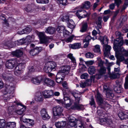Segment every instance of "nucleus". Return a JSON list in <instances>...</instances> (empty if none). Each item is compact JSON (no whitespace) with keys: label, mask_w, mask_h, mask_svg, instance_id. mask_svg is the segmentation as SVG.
Instances as JSON below:
<instances>
[{"label":"nucleus","mask_w":128,"mask_h":128,"mask_svg":"<svg viewBox=\"0 0 128 128\" xmlns=\"http://www.w3.org/2000/svg\"><path fill=\"white\" fill-rule=\"evenodd\" d=\"M69 46L70 48L73 49H78L81 48V44L79 42L75 43L72 44H70Z\"/></svg>","instance_id":"393cba45"},{"label":"nucleus","mask_w":128,"mask_h":128,"mask_svg":"<svg viewBox=\"0 0 128 128\" xmlns=\"http://www.w3.org/2000/svg\"><path fill=\"white\" fill-rule=\"evenodd\" d=\"M0 18L4 21V23L6 25L8 24V22L7 20H6V18L3 15H2L0 16Z\"/></svg>","instance_id":"4d7b16f0"},{"label":"nucleus","mask_w":128,"mask_h":128,"mask_svg":"<svg viewBox=\"0 0 128 128\" xmlns=\"http://www.w3.org/2000/svg\"><path fill=\"white\" fill-rule=\"evenodd\" d=\"M77 125L76 128H84L83 124L82 122L80 121H78L76 123Z\"/></svg>","instance_id":"79ce46f5"},{"label":"nucleus","mask_w":128,"mask_h":128,"mask_svg":"<svg viewBox=\"0 0 128 128\" xmlns=\"http://www.w3.org/2000/svg\"><path fill=\"white\" fill-rule=\"evenodd\" d=\"M79 100L78 102H75L74 103L73 105H72L71 107L72 109L80 110H83L84 109L83 105L79 104Z\"/></svg>","instance_id":"6e6552de"},{"label":"nucleus","mask_w":128,"mask_h":128,"mask_svg":"<svg viewBox=\"0 0 128 128\" xmlns=\"http://www.w3.org/2000/svg\"><path fill=\"white\" fill-rule=\"evenodd\" d=\"M62 85L63 88L65 89H68V84L66 82H64L62 84Z\"/></svg>","instance_id":"338daca9"},{"label":"nucleus","mask_w":128,"mask_h":128,"mask_svg":"<svg viewBox=\"0 0 128 128\" xmlns=\"http://www.w3.org/2000/svg\"><path fill=\"white\" fill-rule=\"evenodd\" d=\"M44 82L45 83L49 86H54L55 84L54 81L48 78H45L44 79Z\"/></svg>","instance_id":"5701e85b"},{"label":"nucleus","mask_w":128,"mask_h":128,"mask_svg":"<svg viewBox=\"0 0 128 128\" xmlns=\"http://www.w3.org/2000/svg\"><path fill=\"white\" fill-rule=\"evenodd\" d=\"M68 57L70 58L72 62L73 63H75L76 62V60L74 58L72 54L70 53L67 56Z\"/></svg>","instance_id":"09e8293b"},{"label":"nucleus","mask_w":128,"mask_h":128,"mask_svg":"<svg viewBox=\"0 0 128 128\" xmlns=\"http://www.w3.org/2000/svg\"><path fill=\"white\" fill-rule=\"evenodd\" d=\"M88 75L87 74L84 73L81 75L80 77L82 79H85L87 78L88 77Z\"/></svg>","instance_id":"0e129e2a"},{"label":"nucleus","mask_w":128,"mask_h":128,"mask_svg":"<svg viewBox=\"0 0 128 128\" xmlns=\"http://www.w3.org/2000/svg\"><path fill=\"white\" fill-rule=\"evenodd\" d=\"M39 37L40 42L42 43L46 44L48 42V40L45 35L44 33L39 32L38 34Z\"/></svg>","instance_id":"1a4fd4ad"},{"label":"nucleus","mask_w":128,"mask_h":128,"mask_svg":"<svg viewBox=\"0 0 128 128\" xmlns=\"http://www.w3.org/2000/svg\"><path fill=\"white\" fill-rule=\"evenodd\" d=\"M90 104L92 106H94L95 102L94 98L92 97L91 100L90 101Z\"/></svg>","instance_id":"69168bd1"},{"label":"nucleus","mask_w":128,"mask_h":128,"mask_svg":"<svg viewBox=\"0 0 128 128\" xmlns=\"http://www.w3.org/2000/svg\"><path fill=\"white\" fill-rule=\"evenodd\" d=\"M70 69V67L69 66H66L62 67L61 70L58 72V76L62 75V73H64L66 74H68Z\"/></svg>","instance_id":"0eeeda50"},{"label":"nucleus","mask_w":128,"mask_h":128,"mask_svg":"<svg viewBox=\"0 0 128 128\" xmlns=\"http://www.w3.org/2000/svg\"><path fill=\"white\" fill-rule=\"evenodd\" d=\"M17 62L15 59H10L6 63V67L9 69L13 68L17 64Z\"/></svg>","instance_id":"39448f33"},{"label":"nucleus","mask_w":128,"mask_h":128,"mask_svg":"<svg viewBox=\"0 0 128 128\" xmlns=\"http://www.w3.org/2000/svg\"><path fill=\"white\" fill-rule=\"evenodd\" d=\"M64 106L66 108L70 107L73 103V101L70 99L68 97L65 96H64Z\"/></svg>","instance_id":"9d476101"},{"label":"nucleus","mask_w":128,"mask_h":128,"mask_svg":"<svg viewBox=\"0 0 128 128\" xmlns=\"http://www.w3.org/2000/svg\"><path fill=\"white\" fill-rule=\"evenodd\" d=\"M104 91L106 92V97L107 98L112 99L114 97V95L113 90L109 88L108 86L106 84L104 86Z\"/></svg>","instance_id":"7ed1b4c3"},{"label":"nucleus","mask_w":128,"mask_h":128,"mask_svg":"<svg viewBox=\"0 0 128 128\" xmlns=\"http://www.w3.org/2000/svg\"><path fill=\"white\" fill-rule=\"evenodd\" d=\"M36 1L39 3H47L49 2L48 0H36Z\"/></svg>","instance_id":"13d9d810"},{"label":"nucleus","mask_w":128,"mask_h":128,"mask_svg":"<svg viewBox=\"0 0 128 128\" xmlns=\"http://www.w3.org/2000/svg\"><path fill=\"white\" fill-rule=\"evenodd\" d=\"M62 75H59L58 76V74L56 76V82L58 83H62V81L63 80V79L62 78H60V77H59L60 76Z\"/></svg>","instance_id":"a18cd8bd"},{"label":"nucleus","mask_w":128,"mask_h":128,"mask_svg":"<svg viewBox=\"0 0 128 128\" xmlns=\"http://www.w3.org/2000/svg\"><path fill=\"white\" fill-rule=\"evenodd\" d=\"M42 118L43 120H46L50 119V117L49 116L47 113L44 114V116H42Z\"/></svg>","instance_id":"680f3d73"},{"label":"nucleus","mask_w":128,"mask_h":128,"mask_svg":"<svg viewBox=\"0 0 128 128\" xmlns=\"http://www.w3.org/2000/svg\"><path fill=\"white\" fill-rule=\"evenodd\" d=\"M63 109L62 107L59 106L54 107L53 109V112L54 116V118H55L56 116L58 117L62 116V112Z\"/></svg>","instance_id":"20e7f679"},{"label":"nucleus","mask_w":128,"mask_h":128,"mask_svg":"<svg viewBox=\"0 0 128 128\" xmlns=\"http://www.w3.org/2000/svg\"><path fill=\"white\" fill-rule=\"evenodd\" d=\"M76 14L78 18L80 19L89 16L87 12L86 11L82 9L78 10L76 12Z\"/></svg>","instance_id":"423d86ee"},{"label":"nucleus","mask_w":128,"mask_h":128,"mask_svg":"<svg viewBox=\"0 0 128 128\" xmlns=\"http://www.w3.org/2000/svg\"><path fill=\"white\" fill-rule=\"evenodd\" d=\"M16 104L18 108L19 107V106H20L21 108L20 109L16 110V112L19 115H22L26 110V107L20 102L17 103Z\"/></svg>","instance_id":"9b49d317"},{"label":"nucleus","mask_w":128,"mask_h":128,"mask_svg":"<svg viewBox=\"0 0 128 128\" xmlns=\"http://www.w3.org/2000/svg\"><path fill=\"white\" fill-rule=\"evenodd\" d=\"M116 86L114 88V91L118 93H122L123 91L122 85L118 82H116Z\"/></svg>","instance_id":"f3484780"},{"label":"nucleus","mask_w":128,"mask_h":128,"mask_svg":"<svg viewBox=\"0 0 128 128\" xmlns=\"http://www.w3.org/2000/svg\"><path fill=\"white\" fill-rule=\"evenodd\" d=\"M2 77L6 81L11 82L14 81V79L11 74H4Z\"/></svg>","instance_id":"dca6fc26"},{"label":"nucleus","mask_w":128,"mask_h":128,"mask_svg":"<svg viewBox=\"0 0 128 128\" xmlns=\"http://www.w3.org/2000/svg\"><path fill=\"white\" fill-rule=\"evenodd\" d=\"M62 20L63 22H69V17L68 16H65L62 18Z\"/></svg>","instance_id":"864d4df0"},{"label":"nucleus","mask_w":128,"mask_h":128,"mask_svg":"<svg viewBox=\"0 0 128 128\" xmlns=\"http://www.w3.org/2000/svg\"><path fill=\"white\" fill-rule=\"evenodd\" d=\"M16 43H17L18 42V45H22L25 42L23 39H20L16 41Z\"/></svg>","instance_id":"052dcab7"},{"label":"nucleus","mask_w":128,"mask_h":128,"mask_svg":"<svg viewBox=\"0 0 128 128\" xmlns=\"http://www.w3.org/2000/svg\"><path fill=\"white\" fill-rule=\"evenodd\" d=\"M14 89V88L13 86L8 85L6 86L5 91L6 93H4V94L7 95L6 96H5L6 97H7L6 100H9L13 96V94Z\"/></svg>","instance_id":"f03ea898"},{"label":"nucleus","mask_w":128,"mask_h":128,"mask_svg":"<svg viewBox=\"0 0 128 128\" xmlns=\"http://www.w3.org/2000/svg\"><path fill=\"white\" fill-rule=\"evenodd\" d=\"M100 68L99 70V72L100 74H104L106 72V68L105 67H100Z\"/></svg>","instance_id":"de8ad7c7"},{"label":"nucleus","mask_w":128,"mask_h":128,"mask_svg":"<svg viewBox=\"0 0 128 128\" xmlns=\"http://www.w3.org/2000/svg\"><path fill=\"white\" fill-rule=\"evenodd\" d=\"M56 67V64L54 62H48L45 65L44 67V71L46 72H50L52 70L55 69Z\"/></svg>","instance_id":"f257e3e1"},{"label":"nucleus","mask_w":128,"mask_h":128,"mask_svg":"<svg viewBox=\"0 0 128 128\" xmlns=\"http://www.w3.org/2000/svg\"><path fill=\"white\" fill-rule=\"evenodd\" d=\"M98 38L100 40L102 44L104 45L108 44V40L106 36H100Z\"/></svg>","instance_id":"b1692460"},{"label":"nucleus","mask_w":128,"mask_h":128,"mask_svg":"<svg viewBox=\"0 0 128 128\" xmlns=\"http://www.w3.org/2000/svg\"><path fill=\"white\" fill-rule=\"evenodd\" d=\"M78 120L76 118L72 116L70 117L69 121L68 122V125L69 127H72L75 126L76 125V122H78Z\"/></svg>","instance_id":"f8f14e48"},{"label":"nucleus","mask_w":128,"mask_h":128,"mask_svg":"<svg viewBox=\"0 0 128 128\" xmlns=\"http://www.w3.org/2000/svg\"><path fill=\"white\" fill-rule=\"evenodd\" d=\"M91 39L92 38L90 36L88 35L86 36L85 39L83 40V41L84 42H89Z\"/></svg>","instance_id":"49530a36"},{"label":"nucleus","mask_w":128,"mask_h":128,"mask_svg":"<svg viewBox=\"0 0 128 128\" xmlns=\"http://www.w3.org/2000/svg\"><path fill=\"white\" fill-rule=\"evenodd\" d=\"M112 121L111 120L108 119L106 118V121L105 124L106 125L109 126L112 124Z\"/></svg>","instance_id":"774afa93"},{"label":"nucleus","mask_w":128,"mask_h":128,"mask_svg":"<svg viewBox=\"0 0 128 128\" xmlns=\"http://www.w3.org/2000/svg\"><path fill=\"white\" fill-rule=\"evenodd\" d=\"M96 68L93 66H90L88 68V72L90 74L92 75L94 74L96 72Z\"/></svg>","instance_id":"7c9ffc66"},{"label":"nucleus","mask_w":128,"mask_h":128,"mask_svg":"<svg viewBox=\"0 0 128 128\" xmlns=\"http://www.w3.org/2000/svg\"><path fill=\"white\" fill-rule=\"evenodd\" d=\"M74 37V36L72 35L68 38L65 40V41L67 42H71Z\"/></svg>","instance_id":"8fccbe9b"},{"label":"nucleus","mask_w":128,"mask_h":128,"mask_svg":"<svg viewBox=\"0 0 128 128\" xmlns=\"http://www.w3.org/2000/svg\"><path fill=\"white\" fill-rule=\"evenodd\" d=\"M121 3V0H114V3L112 4L109 6L110 8L112 10H113L115 7V4H116L117 7H118Z\"/></svg>","instance_id":"a878e982"},{"label":"nucleus","mask_w":128,"mask_h":128,"mask_svg":"<svg viewBox=\"0 0 128 128\" xmlns=\"http://www.w3.org/2000/svg\"><path fill=\"white\" fill-rule=\"evenodd\" d=\"M42 117L44 116V114L48 113L46 110L45 108L42 109L40 111Z\"/></svg>","instance_id":"6e6d98bb"},{"label":"nucleus","mask_w":128,"mask_h":128,"mask_svg":"<svg viewBox=\"0 0 128 128\" xmlns=\"http://www.w3.org/2000/svg\"><path fill=\"white\" fill-rule=\"evenodd\" d=\"M39 20V23H40V26H43L47 22L48 20L47 18H45L43 19H40Z\"/></svg>","instance_id":"a19ab883"},{"label":"nucleus","mask_w":128,"mask_h":128,"mask_svg":"<svg viewBox=\"0 0 128 128\" xmlns=\"http://www.w3.org/2000/svg\"><path fill=\"white\" fill-rule=\"evenodd\" d=\"M68 26L69 28L72 29L74 28L75 26L73 21L71 20H70L68 22Z\"/></svg>","instance_id":"f704fd0d"},{"label":"nucleus","mask_w":128,"mask_h":128,"mask_svg":"<svg viewBox=\"0 0 128 128\" xmlns=\"http://www.w3.org/2000/svg\"><path fill=\"white\" fill-rule=\"evenodd\" d=\"M87 23L86 22L84 23L82 25L80 30V32H83L86 31L88 27Z\"/></svg>","instance_id":"2f4dec72"},{"label":"nucleus","mask_w":128,"mask_h":128,"mask_svg":"<svg viewBox=\"0 0 128 128\" xmlns=\"http://www.w3.org/2000/svg\"><path fill=\"white\" fill-rule=\"evenodd\" d=\"M56 31V30L55 28L49 26L46 29L45 32L50 34H52L54 33Z\"/></svg>","instance_id":"cd10ccee"},{"label":"nucleus","mask_w":128,"mask_h":128,"mask_svg":"<svg viewBox=\"0 0 128 128\" xmlns=\"http://www.w3.org/2000/svg\"><path fill=\"white\" fill-rule=\"evenodd\" d=\"M42 50L41 47H37L31 50L30 51V53L32 56L35 55L40 52Z\"/></svg>","instance_id":"4be33fe9"},{"label":"nucleus","mask_w":128,"mask_h":128,"mask_svg":"<svg viewBox=\"0 0 128 128\" xmlns=\"http://www.w3.org/2000/svg\"><path fill=\"white\" fill-rule=\"evenodd\" d=\"M102 17H99L98 18V19L96 21V24L97 25L98 27L100 28H102L101 23L102 22Z\"/></svg>","instance_id":"72a5a7b5"},{"label":"nucleus","mask_w":128,"mask_h":128,"mask_svg":"<svg viewBox=\"0 0 128 128\" xmlns=\"http://www.w3.org/2000/svg\"><path fill=\"white\" fill-rule=\"evenodd\" d=\"M66 124L65 122L62 121L61 122H56L55 123L56 126L58 128H60L64 127Z\"/></svg>","instance_id":"c756f323"},{"label":"nucleus","mask_w":128,"mask_h":128,"mask_svg":"<svg viewBox=\"0 0 128 128\" xmlns=\"http://www.w3.org/2000/svg\"><path fill=\"white\" fill-rule=\"evenodd\" d=\"M103 103L104 104V110L106 108H110L111 107L110 105L108 104L107 102L104 101Z\"/></svg>","instance_id":"e2e57ef3"},{"label":"nucleus","mask_w":128,"mask_h":128,"mask_svg":"<svg viewBox=\"0 0 128 128\" xmlns=\"http://www.w3.org/2000/svg\"><path fill=\"white\" fill-rule=\"evenodd\" d=\"M15 70L22 71V66L21 64L17 65L16 67Z\"/></svg>","instance_id":"603ef678"},{"label":"nucleus","mask_w":128,"mask_h":128,"mask_svg":"<svg viewBox=\"0 0 128 128\" xmlns=\"http://www.w3.org/2000/svg\"><path fill=\"white\" fill-rule=\"evenodd\" d=\"M94 51L95 52L100 54V46L98 45L95 46Z\"/></svg>","instance_id":"58836bf2"},{"label":"nucleus","mask_w":128,"mask_h":128,"mask_svg":"<svg viewBox=\"0 0 128 128\" xmlns=\"http://www.w3.org/2000/svg\"><path fill=\"white\" fill-rule=\"evenodd\" d=\"M42 94L45 98H48L52 96L54 93L52 90H45L43 92Z\"/></svg>","instance_id":"aec40b11"},{"label":"nucleus","mask_w":128,"mask_h":128,"mask_svg":"<svg viewBox=\"0 0 128 128\" xmlns=\"http://www.w3.org/2000/svg\"><path fill=\"white\" fill-rule=\"evenodd\" d=\"M24 29L25 33L28 34L32 31V28L31 26H28Z\"/></svg>","instance_id":"c03bdc74"},{"label":"nucleus","mask_w":128,"mask_h":128,"mask_svg":"<svg viewBox=\"0 0 128 128\" xmlns=\"http://www.w3.org/2000/svg\"><path fill=\"white\" fill-rule=\"evenodd\" d=\"M34 6L33 4H28L24 8L25 10L28 12H32L33 10Z\"/></svg>","instance_id":"c85d7f7f"},{"label":"nucleus","mask_w":128,"mask_h":128,"mask_svg":"<svg viewBox=\"0 0 128 128\" xmlns=\"http://www.w3.org/2000/svg\"><path fill=\"white\" fill-rule=\"evenodd\" d=\"M97 60L98 61V66L100 67H104L103 66L104 62L102 60L101 58H97Z\"/></svg>","instance_id":"e433bc0d"},{"label":"nucleus","mask_w":128,"mask_h":128,"mask_svg":"<svg viewBox=\"0 0 128 128\" xmlns=\"http://www.w3.org/2000/svg\"><path fill=\"white\" fill-rule=\"evenodd\" d=\"M103 49L105 56L108 57L110 54V51L111 48V47L108 45L106 44L103 46Z\"/></svg>","instance_id":"ddd939ff"},{"label":"nucleus","mask_w":128,"mask_h":128,"mask_svg":"<svg viewBox=\"0 0 128 128\" xmlns=\"http://www.w3.org/2000/svg\"><path fill=\"white\" fill-rule=\"evenodd\" d=\"M85 56L87 58H92L94 57V55L90 52H88L85 54Z\"/></svg>","instance_id":"3c124183"},{"label":"nucleus","mask_w":128,"mask_h":128,"mask_svg":"<svg viewBox=\"0 0 128 128\" xmlns=\"http://www.w3.org/2000/svg\"><path fill=\"white\" fill-rule=\"evenodd\" d=\"M115 56L117 59H118L120 61L122 62L124 60V58L123 56H120L118 54L117 52H116Z\"/></svg>","instance_id":"4c0bfd02"},{"label":"nucleus","mask_w":128,"mask_h":128,"mask_svg":"<svg viewBox=\"0 0 128 128\" xmlns=\"http://www.w3.org/2000/svg\"><path fill=\"white\" fill-rule=\"evenodd\" d=\"M64 30L65 27L64 26H59L57 29V31L60 33L63 32Z\"/></svg>","instance_id":"37998d69"},{"label":"nucleus","mask_w":128,"mask_h":128,"mask_svg":"<svg viewBox=\"0 0 128 128\" xmlns=\"http://www.w3.org/2000/svg\"><path fill=\"white\" fill-rule=\"evenodd\" d=\"M6 124V121L4 119H0V128H4Z\"/></svg>","instance_id":"ea45409f"},{"label":"nucleus","mask_w":128,"mask_h":128,"mask_svg":"<svg viewBox=\"0 0 128 128\" xmlns=\"http://www.w3.org/2000/svg\"><path fill=\"white\" fill-rule=\"evenodd\" d=\"M35 100L38 102H42L43 100V97L41 92H36L35 95Z\"/></svg>","instance_id":"412c9836"},{"label":"nucleus","mask_w":128,"mask_h":128,"mask_svg":"<svg viewBox=\"0 0 128 128\" xmlns=\"http://www.w3.org/2000/svg\"><path fill=\"white\" fill-rule=\"evenodd\" d=\"M11 42L10 41H8L6 42L4 44V46H7L8 48H12V46L11 45Z\"/></svg>","instance_id":"5fc2aeb1"},{"label":"nucleus","mask_w":128,"mask_h":128,"mask_svg":"<svg viewBox=\"0 0 128 128\" xmlns=\"http://www.w3.org/2000/svg\"><path fill=\"white\" fill-rule=\"evenodd\" d=\"M98 109L97 113L98 115L101 117H104L105 112L104 111V105H99L98 107Z\"/></svg>","instance_id":"2eb2a0df"},{"label":"nucleus","mask_w":128,"mask_h":128,"mask_svg":"<svg viewBox=\"0 0 128 128\" xmlns=\"http://www.w3.org/2000/svg\"><path fill=\"white\" fill-rule=\"evenodd\" d=\"M12 54L16 57L20 56L23 54V52L22 50H17L14 51L12 52Z\"/></svg>","instance_id":"bb28decb"},{"label":"nucleus","mask_w":128,"mask_h":128,"mask_svg":"<svg viewBox=\"0 0 128 128\" xmlns=\"http://www.w3.org/2000/svg\"><path fill=\"white\" fill-rule=\"evenodd\" d=\"M60 2V4L63 6H65L66 5L67 1L66 0H58Z\"/></svg>","instance_id":"bf43d9fd"},{"label":"nucleus","mask_w":128,"mask_h":128,"mask_svg":"<svg viewBox=\"0 0 128 128\" xmlns=\"http://www.w3.org/2000/svg\"><path fill=\"white\" fill-rule=\"evenodd\" d=\"M42 76H39L34 77L31 80L32 82L38 85L42 82Z\"/></svg>","instance_id":"4468645a"},{"label":"nucleus","mask_w":128,"mask_h":128,"mask_svg":"<svg viewBox=\"0 0 128 128\" xmlns=\"http://www.w3.org/2000/svg\"><path fill=\"white\" fill-rule=\"evenodd\" d=\"M90 2L88 1H86L84 3L82 4L81 8H88L90 7Z\"/></svg>","instance_id":"473e14b6"},{"label":"nucleus","mask_w":128,"mask_h":128,"mask_svg":"<svg viewBox=\"0 0 128 128\" xmlns=\"http://www.w3.org/2000/svg\"><path fill=\"white\" fill-rule=\"evenodd\" d=\"M123 44V42L121 41L120 42L117 40H115L114 41L113 48L116 52H117L118 48L122 45Z\"/></svg>","instance_id":"6ab92c4d"},{"label":"nucleus","mask_w":128,"mask_h":128,"mask_svg":"<svg viewBox=\"0 0 128 128\" xmlns=\"http://www.w3.org/2000/svg\"><path fill=\"white\" fill-rule=\"evenodd\" d=\"M16 126V124L14 122H8L6 124V126L10 128H13Z\"/></svg>","instance_id":"c9c22d12"},{"label":"nucleus","mask_w":128,"mask_h":128,"mask_svg":"<svg viewBox=\"0 0 128 128\" xmlns=\"http://www.w3.org/2000/svg\"><path fill=\"white\" fill-rule=\"evenodd\" d=\"M97 101L98 103L99 106L104 105V104L103 101V99L102 96L101 95L99 92H97V95L96 96Z\"/></svg>","instance_id":"a211bd4d"}]
</instances>
